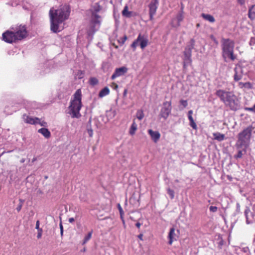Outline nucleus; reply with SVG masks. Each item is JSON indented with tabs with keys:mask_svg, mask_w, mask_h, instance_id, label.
<instances>
[{
	"mask_svg": "<svg viewBox=\"0 0 255 255\" xmlns=\"http://www.w3.org/2000/svg\"><path fill=\"white\" fill-rule=\"evenodd\" d=\"M70 12V6L66 4L60 5L57 9H50V29L52 32L57 33L63 29H59V25L69 18Z\"/></svg>",
	"mask_w": 255,
	"mask_h": 255,
	"instance_id": "1",
	"label": "nucleus"
},
{
	"mask_svg": "<svg viewBox=\"0 0 255 255\" xmlns=\"http://www.w3.org/2000/svg\"><path fill=\"white\" fill-rule=\"evenodd\" d=\"M216 95L230 110L236 111L239 109V100L233 92L220 89L216 92Z\"/></svg>",
	"mask_w": 255,
	"mask_h": 255,
	"instance_id": "2",
	"label": "nucleus"
},
{
	"mask_svg": "<svg viewBox=\"0 0 255 255\" xmlns=\"http://www.w3.org/2000/svg\"><path fill=\"white\" fill-rule=\"evenodd\" d=\"M102 10V7L99 3H96L90 9L91 16L89 28L88 30L89 36L92 35L100 27L101 22V16L97 13Z\"/></svg>",
	"mask_w": 255,
	"mask_h": 255,
	"instance_id": "3",
	"label": "nucleus"
},
{
	"mask_svg": "<svg viewBox=\"0 0 255 255\" xmlns=\"http://www.w3.org/2000/svg\"><path fill=\"white\" fill-rule=\"evenodd\" d=\"M82 105V93L80 89H78L74 93L69 107L73 118L80 117V111Z\"/></svg>",
	"mask_w": 255,
	"mask_h": 255,
	"instance_id": "4",
	"label": "nucleus"
},
{
	"mask_svg": "<svg viewBox=\"0 0 255 255\" xmlns=\"http://www.w3.org/2000/svg\"><path fill=\"white\" fill-rule=\"evenodd\" d=\"M235 43L230 39L223 38L221 41V47L222 50V57L225 61L227 58H229L232 61L237 58V55L234 53Z\"/></svg>",
	"mask_w": 255,
	"mask_h": 255,
	"instance_id": "5",
	"label": "nucleus"
},
{
	"mask_svg": "<svg viewBox=\"0 0 255 255\" xmlns=\"http://www.w3.org/2000/svg\"><path fill=\"white\" fill-rule=\"evenodd\" d=\"M253 129V128L252 126H249L239 134L237 143L241 146H246L248 145Z\"/></svg>",
	"mask_w": 255,
	"mask_h": 255,
	"instance_id": "6",
	"label": "nucleus"
},
{
	"mask_svg": "<svg viewBox=\"0 0 255 255\" xmlns=\"http://www.w3.org/2000/svg\"><path fill=\"white\" fill-rule=\"evenodd\" d=\"M148 41V39L145 36L139 34L136 39L131 44V47L133 48V50L134 51L138 44H139L141 48L143 49L147 45Z\"/></svg>",
	"mask_w": 255,
	"mask_h": 255,
	"instance_id": "7",
	"label": "nucleus"
},
{
	"mask_svg": "<svg viewBox=\"0 0 255 255\" xmlns=\"http://www.w3.org/2000/svg\"><path fill=\"white\" fill-rule=\"evenodd\" d=\"M14 35L17 41L21 40L25 38L27 35V31L25 25H19L15 27L12 28Z\"/></svg>",
	"mask_w": 255,
	"mask_h": 255,
	"instance_id": "8",
	"label": "nucleus"
},
{
	"mask_svg": "<svg viewBox=\"0 0 255 255\" xmlns=\"http://www.w3.org/2000/svg\"><path fill=\"white\" fill-rule=\"evenodd\" d=\"M171 102H164L160 110L159 117L164 120H166L171 114Z\"/></svg>",
	"mask_w": 255,
	"mask_h": 255,
	"instance_id": "9",
	"label": "nucleus"
},
{
	"mask_svg": "<svg viewBox=\"0 0 255 255\" xmlns=\"http://www.w3.org/2000/svg\"><path fill=\"white\" fill-rule=\"evenodd\" d=\"M2 37V40L7 43H11L17 41L14 32L12 31L6 30L3 33Z\"/></svg>",
	"mask_w": 255,
	"mask_h": 255,
	"instance_id": "10",
	"label": "nucleus"
},
{
	"mask_svg": "<svg viewBox=\"0 0 255 255\" xmlns=\"http://www.w3.org/2000/svg\"><path fill=\"white\" fill-rule=\"evenodd\" d=\"M191 51L192 48L190 47H187L185 49L183 57L184 68H185L191 63Z\"/></svg>",
	"mask_w": 255,
	"mask_h": 255,
	"instance_id": "11",
	"label": "nucleus"
},
{
	"mask_svg": "<svg viewBox=\"0 0 255 255\" xmlns=\"http://www.w3.org/2000/svg\"><path fill=\"white\" fill-rule=\"evenodd\" d=\"M158 4V1L157 0H152L151 2L149 5V17L150 19L152 20L153 18V16L156 13L157 6Z\"/></svg>",
	"mask_w": 255,
	"mask_h": 255,
	"instance_id": "12",
	"label": "nucleus"
},
{
	"mask_svg": "<svg viewBox=\"0 0 255 255\" xmlns=\"http://www.w3.org/2000/svg\"><path fill=\"white\" fill-rule=\"evenodd\" d=\"M245 215L247 224H250L255 222V213L251 212L249 208H246L245 211Z\"/></svg>",
	"mask_w": 255,
	"mask_h": 255,
	"instance_id": "13",
	"label": "nucleus"
},
{
	"mask_svg": "<svg viewBox=\"0 0 255 255\" xmlns=\"http://www.w3.org/2000/svg\"><path fill=\"white\" fill-rule=\"evenodd\" d=\"M234 80L235 81H238L240 80L243 75V70L242 67L239 64L236 65V67L234 68Z\"/></svg>",
	"mask_w": 255,
	"mask_h": 255,
	"instance_id": "14",
	"label": "nucleus"
},
{
	"mask_svg": "<svg viewBox=\"0 0 255 255\" xmlns=\"http://www.w3.org/2000/svg\"><path fill=\"white\" fill-rule=\"evenodd\" d=\"M23 119L24 122L27 124L35 125L39 123V119L38 118H33L26 115H23Z\"/></svg>",
	"mask_w": 255,
	"mask_h": 255,
	"instance_id": "15",
	"label": "nucleus"
},
{
	"mask_svg": "<svg viewBox=\"0 0 255 255\" xmlns=\"http://www.w3.org/2000/svg\"><path fill=\"white\" fill-rule=\"evenodd\" d=\"M151 138L154 142H157L160 137V134L158 131H154L151 129L147 130Z\"/></svg>",
	"mask_w": 255,
	"mask_h": 255,
	"instance_id": "16",
	"label": "nucleus"
},
{
	"mask_svg": "<svg viewBox=\"0 0 255 255\" xmlns=\"http://www.w3.org/2000/svg\"><path fill=\"white\" fill-rule=\"evenodd\" d=\"M183 15L182 13L181 12L178 13L176 17L172 20L171 22L172 26L175 27L179 26L180 22L183 20Z\"/></svg>",
	"mask_w": 255,
	"mask_h": 255,
	"instance_id": "17",
	"label": "nucleus"
},
{
	"mask_svg": "<svg viewBox=\"0 0 255 255\" xmlns=\"http://www.w3.org/2000/svg\"><path fill=\"white\" fill-rule=\"evenodd\" d=\"M127 71L128 69L125 67L117 68L115 70V73L113 74V79L116 77L124 75Z\"/></svg>",
	"mask_w": 255,
	"mask_h": 255,
	"instance_id": "18",
	"label": "nucleus"
},
{
	"mask_svg": "<svg viewBox=\"0 0 255 255\" xmlns=\"http://www.w3.org/2000/svg\"><path fill=\"white\" fill-rule=\"evenodd\" d=\"M175 236L176 234L175 233V229L174 228H172L170 229L168 235V238L169 239L168 243L169 245H171L173 242L174 240H176Z\"/></svg>",
	"mask_w": 255,
	"mask_h": 255,
	"instance_id": "19",
	"label": "nucleus"
},
{
	"mask_svg": "<svg viewBox=\"0 0 255 255\" xmlns=\"http://www.w3.org/2000/svg\"><path fill=\"white\" fill-rule=\"evenodd\" d=\"M38 132L41 133L46 138H49L51 136L50 132L46 128H41L38 129Z\"/></svg>",
	"mask_w": 255,
	"mask_h": 255,
	"instance_id": "20",
	"label": "nucleus"
},
{
	"mask_svg": "<svg viewBox=\"0 0 255 255\" xmlns=\"http://www.w3.org/2000/svg\"><path fill=\"white\" fill-rule=\"evenodd\" d=\"M137 125L135 123V120H133L132 123V124L129 128V134H130L131 135H133L135 134V131L137 130Z\"/></svg>",
	"mask_w": 255,
	"mask_h": 255,
	"instance_id": "21",
	"label": "nucleus"
},
{
	"mask_svg": "<svg viewBox=\"0 0 255 255\" xmlns=\"http://www.w3.org/2000/svg\"><path fill=\"white\" fill-rule=\"evenodd\" d=\"M213 135L214 139L217 140L219 141H223L225 138V134L221 133L218 132L213 133Z\"/></svg>",
	"mask_w": 255,
	"mask_h": 255,
	"instance_id": "22",
	"label": "nucleus"
},
{
	"mask_svg": "<svg viewBox=\"0 0 255 255\" xmlns=\"http://www.w3.org/2000/svg\"><path fill=\"white\" fill-rule=\"evenodd\" d=\"M248 16H249V17L251 20H254L255 19V4L252 5L249 8Z\"/></svg>",
	"mask_w": 255,
	"mask_h": 255,
	"instance_id": "23",
	"label": "nucleus"
},
{
	"mask_svg": "<svg viewBox=\"0 0 255 255\" xmlns=\"http://www.w3.org/2000/svg\"><path fill=\"white\" fill-rule=\"evenodd\" d=\"M201 16L205 20L210 22H214L215 21V19L214 17L211 14H205V13H202Z\"/></svg>",
	"mask_w": 255,
	"mask_h": 255,
	"instance_id": "24",
	"label": "nucleus"
},
{
	"mask_svg": "<svg viewBox=\"0 0 255 255\" xmlns=\"http://www.w3.org/2000/svg\"><path fill=\"white\" fill-rule=\"evenodd\" d=\"M110 94V89L106 87L103 88L99 93V97L100 98H103Z\"/></svg>",
	"mask_w": 255,
	"mask_h": 255,
	"instance_id": "25",
	"label": "nucleus"
},
{
	"mask_svg": "<svg viewBox=\"0 0 255 255\" xmlns=\"http://www.w3.org/2000/svg\"><path fill=\"white\" fill-rule=\"evenodd\" d=\"M239 86L241 89H243L245 88L249 89H251L252 88V85L251 83L250 82H246V83L239 82Z\"/></svg>",
	"mask_w": 255,
	"mask_h": 255,
	"instance_id": "26",
	"label": "nucleus"
},
{
	"mask_svg": "<svg viewBox=\"0 0 255 255\" xmlns=\"http://www.w3.org/2000/svg\"><path fill=\"white\" fill-rule=\"evenodd\" d=\"M123 15L127 17H130L132 16V12L128 10V6H125L122 11Z\"/></svg>",
	"mask_w": 255,
	"mask_h": 255,
	"instance_id": "27",
	"label": "nucleus"
},
{
	"mask_svg": "<svg viewBox=\"0 0 255 255\" xmlns=\"http://www.w3.org/2000/svg\"><path fill=\"white\" fill-rule=\"evenodd\" d=\"M136 117L139 120H141L144 117V114L142 110H139L136 113Z\"/></svg>",
	"mask_w": 255,
	"mask_h": 255,
	"instance_id": "28",
	"label": "nucleus"
},
{
	"mask_svg": "<svg viewBox=\"0 0 255 255\" xmlns=\"http://www.w3.org/2000/svg\"><path fill=\"white\" fill-rule=\"evenodd\" d=\"M98 80L95 77H91L89 80V83L92 86H95L98 84Z\"/></svg>",
	"mask_w": 255,
	"mask_h": 255,
	"instance_id": "29",
	"label": "nucleus"
},
{
	"mask_svg": "<svg viewBox=\"0 0 255 255\" xmlns=\"http://www.w3.org/2000/svg\"><path fill=\"white\" fill-rule=\"evenodd\" d=\"M92 233L93 231H91L88 234V235L86 236H85L83 242V245L86 244L91 238Z\"/></svg>",
	"mask_w": 255,
	"mask_h": 255,
	"instance_id": "30",
	"label": "nucleus"
},
{
	"mask_svg": "<svg viewBox=\"0 0 255 255\" xmlns=\"http://www.w3.org/2000/svg\"><path fill=\"white\" fill-rule=\"evenodd\" d=\"M167 192L171 199H172L174 198V191L172 189H171L170 188H168L167 189Z\"/></svg>",
	"mask_w": 255,
	"mask_h": 255,
	"instance_id": "31",
	"label": "nucleus"
},
{
	"mask_svg": "<svg viewBox=\"0 0 255 255\" xmlns=\"http://www.w3.org/2000/svg\"><path fill=\"white\" fill-rule=\"evenodd\" d=\"M117 206L120 213L121 218L123 219V215L124 214V211L120 204H118Z\"/></svg>",
	"mask_w": 255,
	"mask_h": 255,
	"instance_id": "32",
	"label": "nucleus"
},
{
	"mask_svg": "<svg viewBox=\"0 0 255 255\" xmlns=\"http://www.w3.org/2000/svg\"><path fill=\"white\" fill-rule=\"evenodd\" d=\"M87 132L90 137H92L93 135V130L91 127H87Z\"/></svg>",
	"mask_w": 255,
	"mask_h": 255,
	"instance_id": "33",
	"label": "nucleus"
},
{
	"mask_svg": "<svg viewBox=\"0 0 255 255\" xmlns=\"http://www.w3.org/2000/svg\"><path fill=\"white\" fill-rule=\"evenodd\" d=\"M180 103L183 106V108H186L188 105V103L186 100H181L180 101Z\"/></svg>",
	"mask_w": 255,
	"mask_h": 255,
	"instance_id": "34",
	"label": "nucleus"
},
{
	"mask_svg": "<svg viewBox=\"0 0 255 255\" xmlns=\"http://www.w3.org/2000/svg\"><path fill=\"white\" fill-rule=\"evenodd\" d=\"M189 125L193 129H197V125L194 120L190 122Z\"/></svg>",
	"mask_w": 255,
	"mask_h": 255,
	"instance_id": "35",
	"label": "nucleus"
},
{
	"mask_svg": "<svg viewBox=\"0 0 255 255\" xmlns=\"http://www.w3.org/2000/svg\"><path fill=\"white\" fill-rule=\"evenodd\" d=\"M245 110L246 111L253 112L254 113H255V110L254 109V106H253V107H251V108L246 107V108H245Z\"/></svg>",
	"mask_w": 255,
	"mask_h": 255,
	"instance_id": "36",
	"label": "nucleus"
},
{
	"mask_svg": "<svg viewBox=\"0 0 255 255\" xmlns=\"http://www.w3.org/2000/svg\"><path fill=\"white\" fill-rule=\"evenodd\" d=\"M209 210L211 212H215L217 211V207L216 206H210L209 208Z\"/></svg>",
	"mask_w": 255,
	"mask_h": 255,
	"instance_id": "37",
	"label": "nucleus"
},
{
	"mask_svg": "<svg viewBox=\"0 0 255 255\" xmlns=\"http://www.w3.org/2000/svg\"><path fill=\"white\" fill-rule=\"evenodd\" d=\"M127 37L126 36H124L121 40H119V42L121 44H124L126 41Z\"/></svg>",
	"mask_w": 255,
	"mask_h": 255,
	"instance_id": "38",
	"label": "nucleus"
},
{
	"mask_svg": "<svg viewBox=\"0 0 255 255\" xmlns=\"http://www.w3.org/2000/svg\"><path fill=\"white\" fill-rule=\"evenodd\" d=\"M243 156L242 151L240 150L238 151V154L235 156L236 158H241Z\"/></svg>",
	"mask_w": 255,
	"mask_h": 255,
	"instance_id": "39",
	"label": "nucleus"
},
{
	"mask_svg": "<svg viewBox=\"0 0 255 255\" xmlns=\"http://www.w3.org/2000/svg\"><path fill=\"white\" fill-rule=\"evenodd\" d=\"M255 43V38H251L250 41V44L251 45H254Z\"/></svg>",
	"mask_w": 255,
	"mask_h": 255,
	"instance_id": "40",
	"label": "nucleus"
},
{
	"mask_svg": "<svg viewBox=\"0 0 255 255\" xmlns=\"http://www.w3.org/2000/svg\"><path fill=\"white\" fill-rule=\"evenodd\" d=\"M42 229H40L39 231V232L37 234V237L38 239H40L41 238V236H42Z\"/></svg>",
	"mask_w": 255,
	"mask_h": 255,
	"instance_id": "41",
	"label": "nucleus"
},
{
	"mask_svg": "<svg viewBox=\"0 0 255 255\" xmlns=\"http://www.w3.org/2000/svg\"><path fill=\"white\" fill-rule=\"evenodd\" d=\"M60 234H61V235L63 236V226H62L61 223H60Z\"/></svg>",
	"mask_w": 255,
	"mask_h": 255,
	"instance_id": "42",
	"label": "nucleus"
},
{
	"mask_svg": "<svg viewBox=\"0 0 255 255\" xmlns=\"http://www.w3.org/2000/svg\"><path fill=\"white\" fill-rule=\"evenodd\" d=\"M37 124H40L41 126L45 127L47 123L44 121L40 122V121L39 120V123H37Z\"/></svg>",
	"mask_w": 255,
	"mask_h": 255,
	"instance_id": "43",
	"label": "nucleus"
},
{
	"mask_svg": "<svg viewBox=\"0 0 255 255\" xmlns=\"http://www.w3.org/2000/svg\"><path fill=\"white\" fill-rule=\"evenodd\" d=\"M35 228L37 230H38L39 231V230L40 229L39 228V221H37L36 223V227H35Z\"/></svg>",
	"mask_w": 255,
	"mask_h": 255,
	"instance_id": "44",
	"label": "nucleus"
},
{
	"mask_svg": "<svg viewBox=\"0 0 255 255\" xmlns=\"http://www.w3.org/2000/svg\"><path fill=\"white\" fill-rule=\"evenodd\" d=\"M21 207H22V205L21 204H20L19 205L17 208H16V210L18 212H19L21 209Z\"/></svg>",
	"mask_w": 255,
	"mask_h": 255,
	"instance_id": "45",
	"label": "nucleus"
},
{
	"mask_svg": "<svg viewBox=\"0 0 255 255\" xmlns=\"http://www.w3.org/2000/svg\"><path fill=\"white\" fill-rule=\"evenodd\" d=\"M238 2L241 4H244L245 3V0H237Z\"/></svg>",
	"mask_w": 255,
	"mask_h": 255,
	"instance_id": "46",
	"label": "nucleus"
},
{
	"mask_svg": "<svg viewBox=\"0 0 255 255\" xmlns=\"http://www.w3.org/2000/svg\"><path fill=\"white\" fill-rule=\"evenodd\" d=\"M118 88V86L117 84H115L113 83V88H114L115 90H117Z\"/></svg>",
	"mask_w": 255,
	"mask_h": 255,
	"instance_id": "47",
	"label": "nucleus"
},
{
	"mask_svg": "<svg viewBox=\"0 0 255 255\" xmlns=\"http://www.w3.org/2000/svg\"><path fill=\"white\" fill-rule=\"evenodd\" d=\"M188 119L189 120V122L193 121V118L192 117V116H188Z\"/></svg>",
	"mask_w": 255,
	"mask_h": 255,
	"instance_id": "48",
	"label": "nucleus"
},
{
	"mask_svg": "<svg viewBox=\"0 0 255 255\" xmlns=\"http://www.w3.org/2000/svg\"><path fill=\"white\" fill-rule=\"evenodd\" d=\"M249 250V248L248 247L244 248L243 249V251L244 252H247Z\"/></svg>",
	"mask_w": 255,
	"mask_h": 255,
	"instance_id": "49",
	"label": "nucleus"
},
{
	"mask_svg": "<svg viewBox=\"0 0 255 255\" xmlns=\"http://www.w3.org/2000/svg\"><path fill=\"white\" fill-rule=\"evenodd\" d=\"M193 114V111L190 110L188 112V116H192Z\"/></svg>",
	"mask_w": 255,
	"mask_h": 255,
	"instance_id": "50",
	"label": "nucleus"
},
{
	"mask_svg": "<svg viewBox=\"0 0 255 255\" xmlns=\"http://www.w3.org/2000/svg\"><path fill=\"white\" fill-rule=\"evenodd\" d=\"M212 39H213V40L214 42L216 44H218V41L216 39V38H214V37H213V36L212 37Z\"/></svg>",
	"mask_w": 255,
	"mask_h": 255,
	"instance_id": "51",
	"label": "nucleus"
},
{
	"mask_svg": "<svg viewBox=\"0 0 255 255\" xmlns=\"http://www.w3.org/2000/svg\"><path fill=\"white\" fill-rule=\"evenodd\" d=\"M135 226L138 228H139L140 226H141V224L139 222H137L136 224H135Z\"/></svg>",
	"mask_w": 255,
	"mask_h": 255,
	"instance_id": "52",
	"label": "nucleus"
},
{
	"mask_svg": "<svg viewBox=\"0 0 255 255\" xmlns=\"http://www.w3.org/2000/svg\"><path fill=\"white\" fill-rule=\"evenodd\" d=\"M69 221L70 223H72L74 221V219L73 218H71L69 219Z\"/></svg>",
	"mask_w": 255,
	"mask_h": 255,
	"instance_id": "53",
	"label": "nucleus"
},
{
	"mask_svg": "<svg viewBox=\"0 0 255 255\" xmlns=\"http://www.w3.org/2000/svg\"><path fill=\"white\" fill-rule=\"evenodd\" d=\"M142 236H143L142 234H139L138 237V238L140 240H142Z\"/></svg>",
	"mask_w": 255,
	"mask_h": 255,
	"instance_id": "54",
	"label": "nucleus"
},
{
	"mask_svg": "<svg viewBox=\"0 0 255 255\" xmlns=\"http://www.w3.org/2000/svg\"><path fill=\"white\" fill-rule=\"evenodd\" d=\"M127 92V90L126 89H125L124 91V96L126 95Z\"/></svg>",
	"mask_w": 255,
	"mask_h": 255,
	"instance_id": "55",
	"label": "nucleus"
},
{
	"mask_svg": "<svg viewBox=\"0 0 255 255\" xmlns=\"http://www.w3.org/2000/svg\"><path fill=\"white\" fill-rule=\"evenodd\" d=\"M253 244L254 246H255V235L254 239V241H253Z\"/></svg>",
	"mask_w": 255,
	"mask_h": 255,
	"instance_id": "56",
	"label": "nucleus"
},
{
	"mask_svg": "<svg viewBox=\"0 0 255 255\" xmlns=\"http://www.w3.org/2000/svg\"><path fill=\"white\" fill-rule=\"evenodd\" d=\"M36 160V159L35 158H34L32 159V162L35 161Z\"/></svg>",
	"mask_w": 255,
	"mask_h": 255,
	"instance_id": "57",
	"label": "nucleus"
},
{
	"mask_svg": "<svg viewBox=\"0 0 255 255\" xmlns=\"http://www.w3.org/2000/svg\"><path fill=\"white\" fill-rule=\"evenodd\" d=\"M5 153V151L2 152V153L1 154V155H0V156H1V155H3V154H4Z\"/></svg>",
	"mask_w": 255,
	"mask_h": 255,
	"instance_id": "58",
	"label": "nucleus"
},
{
	"mask_svg": "<svg viewBox=\"0 0 255 255\" xmlns=\"http://www.w3.org/2000/svg\"><path fill=\"white\" fill-rule=\"evenodd\" d=\"M175 182H177H177H178V180H176L175 181Z\"/></svg>",
	"mask_w": 255,
	"mask_h": 255,
	"instance_id": "59",
	"label": "nucleus"
}]
</instances>
